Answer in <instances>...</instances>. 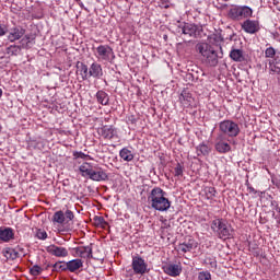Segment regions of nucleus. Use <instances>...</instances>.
I'll return each instance as SVG.
<instances>
[{
	"label": "nucleus",
	"instance_id": "f257e3e1",
	"mask_svg": "<svg viewBox=\"0 0 280 280\" xmlns=\"http://www.w3.org/2000/svg\"><path fill=\"white\" fill-rule=\"evenodd\" d=\"M195 49L197 54L201 56V61L206 67H218L219 60L222 56L218 55V51L213 46L205 42H200L196 44Z\"/></svg>",
	"mask_w": 280,
	"mask_h": 280
},
{
	"label": "nucleus",
	"instance_id": "9b49d317",
	"mask_svg": "<svg viewBox=\"0 0 280 280\" xmlns=\"http://www.w3.org/2000/svg\"><path fill=\"white\" fill-rule=\"evenodd\" d=\"M23 36H25V30L23 27H13L9 32L8 40H10V43H14L20 40V38H23Z\"/></svg>",
	"mask_w": 280,
	"mask_h": 280
},
{
	"label": "nucleus",
	"instance_id": "c85d7f7f",
	"mask_svg": "<svg viewBox=\"0 0 280 280\" xmlns=\"http://www.w3.org/2000/svg\"><path fill=\"white\" fill-rule=\"evenodd\" d=\"M269 71L271 73H280V60L277 59L269 61Z\"/></svg>",
	"mask_w": 280,
	"mask_h": 280
},
{
	"label": "nucleus",
	"instance_id": "393cba45",
	"mask_svg": "<svg viewBox=\"0 0 280 280\" xmlns=\"http://www.w3.org/2000/svg\"><path fill=\"white\" fill-rule=\"evenodd\" d=\"M230 58L234 60V62H242V60H244V51L242 49H232Z\"/></svg>",
	"mask_w": 280,
	"mask_h": 280
},
{
	"label": "nucleus",
	"instance_id": "58836bf2",
	"mask_svg": "<svg viewBox=\"0 0 280 280\" xmlns=\"http://www.w3.org/2000/svg\"><path fill=\"white\" fill-rule=\"evenodd\" d=\"M54 268H55V270H62V271H65V270H68V267H67V262L65 264H62V262H56L55 265H54Z\"/></svg>",
	"mask_w": 280,
	"mask_h": 280
},
{
	"label": "nucleus",
	"instance_id": "ea45409f",
	"mask_svg": "<svg viewBox=\"0 0 280 280\" xmlns=\"http://www.w3.org/2000/svg\"><path fill=\"white\" fill-rule=\"evenodd\" d=\"M36 237L37 240H45L47 237V232L44 230H37Z\"/></svg>",
	"mask_w": 280,
	"mask_h": 280
},
{
	"label": "nucleus",
	"instance_id": "a19ab883",
	"mask_svg": "<svg viewBox=\"0 0 280 280\" xmlns=\"http://www.w3.org/2000/svg\"><path fill=\"white\" fill-rule=\"evenodd\" d=\"M175 176H183V165L180 163H177V165L174 168Z\"/></svg>",
	"mask_w": 280,
	"mask_h": 280
},
{
	"label": "nucleus",
	"instance_id": "c03bdc74",
	"mask_svg": "<svg viewBox=\"0 0 280 280\" xmlns=\"http://www.w3.org/2000/svg\"><path fill=\"white\" fill-rule=\"evenodd\" d=\"M272 184H273L278 189H280V178H277V177L272 178Z\"/></svg>",
	"mask_w": 280,
	"mask_h": 280
},
{
	"label": "nucleus",
	"instance_id": "a878e982",
	"mask_svg": "<svg viewBox=\"0 0 280 280\" xmlns=\"http://www.w3.org/2000/svg\"><path fill=\"white\" fill-rule=\"evenodd\" d=\"M226 221L224 219H214L211 222V230L213 231V233H215V235H218L219 231L224 226V223Z\"/></svg>",
	"mask_w": 280,
	"mask_h": 280
},
{
	"label": "nucleus",
	"instance_id": "f704fd0d",
	"mask_svg": "<svg viewBox=\"0 0 280 280\" xmlns=\"http://www.w3.org/2000/svg\"><path fill=\"white\" fill-rule=\"evenodd\" d=\"M94 224L96 225V226H105V224H107L106 223V221L104 220V217H94Z\"/></svg>",
	"mask_w": 280,
	"mask_h": 280
},
{
	"label": "nucleus",
	"instance_id": "5701e85b",
	"mask_svg": "<svg viewBox=\"0 0 280 280\" xmlns=\"http://www.w3.org/2000/svg\"><path fill=\"white\" fill-rule=\"evenodd\" d=\"M96 100L98 104H102V106H108V103L110 102V97L108 96V93L100 90L96 93Z\"/></svg>",
	"mask_w": 280,
	"mask_h": 280
},
{
	"label": "nucleus",
	"instance_id": "412c9836",
	"mask_svg": "<svg viewBox=\"0 0 280 280\" xmlns=\"http://www.w3.org/2000/svg\"><path fill=\"white\" fill-rule=\"evenodd\" d=\"M179 102H182L185 106H191V102H194V97L189 90H183L179 96Z\"/></svg>",
	"mask_w": 280,
	"mask_h": 280
},
{
	"label": "nucleus",
	"instance_id": "7ed1b4c3",
	"mask_svg": "<svg viewBox=\"0 0 280 280\" xmlns=\"http://www.w3.org/2000/svg\"><path fill=\"white\" fill-rule=\"evenodd\" d=\"M253 16V9L250 7H232L229 10V18L232 21H242Z\"/></svg>",
	"mask_w": 280,
	"mask_h": 280
},
{
	"label": "nucleus",
	"instance_id": "de8ad7c7",
	"mask_svg": "<svg viewBox=\"0 0 280 280\" xmlns=\"http://www.w3.org/2000/svg\"><path fill=\"white\" fill-rule=\"evenodd\" d=\"M249 194H257V190L253 186L247 187Z\"/></svg>",
	"mask_w": 280,
	"mask_h": 280
},
{
	"label": "nucleus",
	"instance_id": "7c9ffc66",
	"mask_svg": "<svg viewBox=\"0 0 280 280\" xmlns=\"http://www.w3.org/2000/svg\"><path fill=\"white\" fill-rule=\"evenodd\" d=\"M198 156H207L209 154V147L207 144H199L197 147Z\"/></svg>",
	"mask_w": 280,
	"mask_h": 280
},
{
	"label": "nucleus",
	"instance_id": "0eeeda50",
	"mask_svg": "<svg viewBox=\"0 0 280 280\" xmlns=\"http://www.w3.org/2000/svg\"><path fill=\"white\" fill-rule=\"evenodd\" d=\"M178 34H184L190 38H198L200 34V27L196 24L184 23L177 28Z\"/></svg>",
	"mask_w": 280,
	"mask_h": 280
},
{
	"label": "nucleus",
	"instance_id": "39448f33",
	"mask_svg": "<svg viewBox=\"0 0 280 280\" xmlns=\"http://www.w3.org/2000/svg\"><path fill=\"white\" fill-rule=\"evenodd\" d=\"M131 268L135 275H140L141 277L150 272V269L148 268V262H145V260L141 256L132 257Z\"/></svg>",
	"mask_w": 280,
	"mask_h": 280
},
{
	"label": "nucleus",
	"instance_id": "c756f323",
	"mask_svg": "<svg viewBox=\"0 0 280 280\" xmlns=\"http://www.w3.org/2000/svg\"><path fill=\"white\" fill-rule=\"evenodd\" d=\"M20 52H21V46L11 45L7 48V54L9 56H19Z\"/></svg>",
	"mask_w": 280,
	"mask_h": 280
},
{
	"label": "nucleus",
	"instance_id": "e433bc0d",
	"mask_svg": "<svg viewBox=\"0 0 280 280\" xmlns=\"http://www.w3.org/2000/svg\"><path fill=\"white\" fill-rule=\"evenodd\" d=\"M22 47H30V43H32V37L30 35H25L22 39Z\"/></svg>",
	"mask_w": 280,
	"mask_h": 280
},
{
	"label": "nucleus",
	"instance_id": "20e7f679",
	"mask_svg": "<svg viewBox=\"0 0 280 280\" xmlns=\"http://www.w3.org/2000/svg\"><path fill=\"white\" fill-rule=\"evenodd\" d=\"M219 130L226 137H237L240 135V125L233 120H223L219 124Z\"/></svg>",
	"mask_w": 280,
	"mask_h": 280
},
{
	"label": "nucleus",
	"instance_id": "f8f14e48",
	"mask_svg": "<svg viewBox=\"0 0 280 280\" xmlns=\"http://www.w3.org/2000/svg\"><path fill=\"white\" fill-rule=\"evenodd\" d=\"M217 236L220 240H229L233 237V228H231L229 222L226 221L224 222L223 226H221V230H219V233L217 234Z\"/></svg>",
	"mask_w": 280,
	"mask_h": 280
},
{
	"label": "nucleus",
	"instance_id": "3c124183",
	"mask_svg": "<svg viewBox=\"0 0 280 280\" xmlns=\"http://www.w3.org/2000/svg\"><path fill=\"white\" fill-rule=\"evenodd\" d=\"M224 1H229V0H224Z\"/></svg>",
	"mask_w": 280,
	"mask_h": 280
},
{
	"label": "nucleus",
	"instance_id": "423d86ee",
	"mask_svg": "<svg viewBox=\"0 0 280 280\" xmlns=\"http://www.w3.org/2000/svg\"><path fill=\"white\" fill-rule=\"evenodd\" d=\"M96 58L101 61L110 62L115 58V52L110 46L101 45L96 48Z\"/></svg>",
	"mask_w": 280,
	"mask_h": 280
},
{
	"label": "nucleus",
	"instance_id": "72a5a7b5",
	"mask_svg": "<svg viewBox=\"0 0 280 280\" xmlns=\"http://www.w3.org/2000/svg\"><path fill=\"white\" fill-rule=\"evenodd\" d=\"M40 272H43V268H40V266L38 265H34L31 269H30V273L33 277H38V275H40Z\"/></svg>",
	"mask_w": 280,
	"mask_h": 280
},
{
	"label": "nucleus",
	"instance_id": "6e6552de",
	"mask_svg": "<svg viewBox=\"0 0 280 280\" xmlns=\"http://www.w3.org/2000/svg\"><path fill=\"white\" fill-rule=\"evenodd\" d=\"M214 148L217 152H220V154H226V152H231V144L226 142V136L219 135L215 139Z\"/></svg>",
	"mask_w": 280,
	"mask_h": 280
},
{
	"label": "nucleus",
	"instance_id": "a211bd4d",
	"mask_svg": "<svg viewBox=\"0 0 280 280\" xmlns=\"http://www.w3.org/2000/svg\"><path fill=\"white\" fill-rule=\"evenodd\" d=\"M164 272L170 277H178L180 272H183V269L178 265H166L164 267Z\"/></svg>",
	"mask_w": 280,
	"mask_h": 280
},
{
	"label": "nucleus",
	"instance_id": "1a4fd4ad",
	"mask_svg": "<svg viewBox=\"0 0 280 280\" xmlns=\"http://www.w3.org/2000/svg\"><path fill=\"white\" fill-rule=\"evenodd\" d=\"M47 253L52 255L54 257H68L69 250L66 247L57 246V245H49L46 247Z\"/></svg>",
	"mask_w": 280,
	"mask_h": 280
},
{
	"label": "nucleus",
	"instance_id": "aec40b11",
	"mask_svg": "<svg viewBox=\"0 0 280 280\" xmlns=\"http://www.w3.org/2000/svg\"><path fill=\"white\" fill-rule=\"evenodd\" d=\"M77 73L81 75L82 80H89V67L84 62H77Z\"/></svg>",
	"mask_w": 280,
	"mask_h": 280
},
{
	"label": "nucleus",
	"instance_id": "79ce46f5",
	"mask_svg": "<svg viewBox=\"0 0 280 280\" xmlns=\"http://www.w3.org/2000/svg\"><path fill=\"white\" fill-rule=\"evenodd\" d=\"M63 215L67 218V220H73L75 218V215L73 214V211L71 210H67Z\"/></svg>",
	"mask_w": 280,
	"mask_h": 280
},
{
	"label": "nucleus",
	"instance_id": "f03ea898",
	"mask_svg": "<svg viewBox=\"0 0 280 280\" xmlns=\"http://www.w3.org/2000/svg\"><path fill=\"white\" fill-rule=\"evenodd\" d=\"M165 196H167V192L161 187L153 188L148 197L152 209H155V211H167V209L172 207V202H170V199Z\"/></svg>",
	"mask_w": 280,
	"mask_h": 280
},
{
	"label": "nucleus",
	"instance_id": "b1692460",
	"mask_svg": "<svg viewBox=\"0 0 280 280\" xmlns=\"http://www.w3.org/2000/svg\"><path fill=\"white\" fill-rule=\"evenodd\" d=\"M119 156L120 159H122V161H126L127 163H130V161L135 159V154L128 148L121 149L119 152Z\"/></svg>",
	"mask_w": 280,
	"mask_h": 280
},
{
	"label": "nucleus",
	"instance_id": "cd10ccee",
	"mask_svg": "<svg viewBox=\"0 0 280 280\" xmlns=\"http://www.w3.org/2000/svg\"><path fill=\"white\" fill-rule=\"evenodd\" d=\"M79 172H81L83 177L91 178V174H93V167L89 163H85L79 167Z\"/></svg>",
	"mask_w": 280,
	"mask_h": 280
},
{
	"label": "nucleus",
	"instance_id": "9d476101",
	"mask_svg": "<svg viewBox=\"0 0 280 280\" xmlns=\"http://www.w3.org/2000/svg\"><path fill=\"white\" fill-rule=\"evenodd\" d=\"M242 30H244V32H246L247 34H256V32H259V22L246 20L242 24Z\"/></svg>",
	"mask_w": 280,
	"mask_h": 280
},
{
	"label": "nucleus",
	"instance_id": "2f4dec72",
	"mask_svg": "<svg viewBox=\"0 0 280 280\" xmlns=\"http://www.w3.org/2000/svg\"><path fill=\"white\" fill-rule=\"evenodd\" d=\"M205 194L208 200H213V198H215L217 191L214 187H206Z\"/></svg>",
	"mask_w": 280,
	"mask_h": 280
},
{
	"label": "nucleus",
	"instance_id": "4c0bfd02",
	"mask_svg": "<svg viewBox=\"0 0 280 280\" xmlns=\"http://www.w3.org/2000/svg\"><path fill=\"white\" fill-rule=\"evenodd\" d=\"M276 54H277V50H275L272 47H269L265 50L266 58H275Z\"/></svg>",
	"mask_w": 280,
	"mask_h": 280
},
{
	"label": "nucleus",
	"instance_id": "f3484780",
	"mask_svg": "<svg viewBox=\"0 0 280 280\" xmlns=\"http://www.w3.org/2000/svg\"><path fill=\"white\" fill-rule=\"evenodd\" d=\"M90 179L95 180L96 183H102V180H108V174L102 168H98L97 171L93 170Z\"/></svg>",
	"mask_w": 280,
	"mask_h": 280
},
{
	"label": "nucleus",
	"instance_id": "4468645a",
	"mask_svg": "<svg viewBox=\"0 0 280 280\" xmlns=\"http://www.w3.org/2000/svg\"><path fill=\"white\" fill-rule=\"evenodd\" d=\"M104 75V71L102 70V65L94 62L89 68V78H96L100 80Z\"/></svg>",
	"mask_w": 280,
	"mask_h": 280
},
{
	"label": "nucleus",
	"instance_id": "473e14b6",
	"mask_svg": "<svg viewBox=\"0 0 280 280\" xmlns=\"http://www.w3.org/2000/svg\"><path fill=\"white\" fill-rule=\"evenodd\" d=\"M54 222H57V224H63L65 223V212L57 211L54 214Z\"/></svg>",
	"mask_w": 280,
	"mask_h": 280
},
{
	"label": "nucleus",
	"instance_id": "ddd939ff",
	"mask_svg": "<svg viewBox=\"0 0 280 280\" xmlns=\"http://www.w3.org/2000/svg\"><path fill=\"white\" fill-rule=\"evenodd\" d=\"M75 254L82 259H91L93 257V247L91 245L77 247Z\"/></svg>",
	"mask_w": 280,
	"mask_h": 280
},
{
	"label": "nucleus",
	"instance_id": "8fccbe9b",
	"mask_svg": "<svg viewBox=\"0 0 280 280\" xmlns=\"http://www.w3.org/2000/svg\"><path fill=\"white\" fill-rule=\"evenodd\" d=\"M0 132H1V126H0Z\"/></svg>",
	"mask_w": 280,
	"mask_h": 280
},
{
	"label": "nucleus",
	"instance_id": "a18cd8bd",
	"mask_svg": "<svg viewBox=\"0 0 280 280\" xmlns=\"http://www.w3.org/2000/svg\"><path fill=\"white\" fill-rule=\"evenodd\" d=\"M74 156H75V159H84V156H86V155L82 152H77V153H74Z\"/></svg>",
	"mask_w": 280,
	"mask_h": 280
},
{
	"label": "nucleus",
	"instance_id": "dca6fc26",
	"mask_svg": "<svg viewBox=\"0 0 280 280\" xmlns=\"http://www.w3.org/2000/svg\"><path fill=\"white\" fill-rule=\"evenodd\" d=\"M198 246V244L196 243V241L194 240H188L184 243H180L177 246V250L179 253H191V250H194V248H196Z\"/></svg>",
	"mask_w": 280,
	"mask_h": 280
},
{
	"label": "nucleus",
	"instance_id": "09e8293b",
	"mask_svg": "<svg viewBox=\"0 0 280 280\" xmlns=\"http://www.w3.org/2000/svg\"><path fill=\"white\" fill-rule=\"evenodd\" d=\"M3 95V90L0 89V97Z\"/></svg>",
	"mask_w": 280,
	"mask_h": 280
},
{
	"label": "nucleus",
	"instance_id": "6ab92c4d",
	"mask_svg": "<svg viewBox=\"0 0 280 280\" xmlns=\"http://www.w3.org/2000/svg\"><path fill=\"white\" fill-rule=\"evenodd\" d=\"M0 240L2 242H10L14 240V231L11 228H0Z\"/></svg>",
	"mask_w": 280,
	"mask_h": 280
},
{
	"label": "nucleus",
	"instance_id": "37998d69",
	"mask_svg": "<svg viewBox=\"0 0 280 280\" xmlns=\"http://www.w3.org/2000/svg\"><path fill=\"white\" fill-rule=\"evenodd\" d=\"M8 34V27L5 25H0V36H5Z\"/></svg>",
	"mask_w": 280,
	"mask_h": 280
},
{
	"label": "nucleus",
	"instance_id": "49530a36",
	"mask_svg": "<svg viewBox=\"0 0 280 280\" xmlns=\"http://www.w3.org/2000/svg\"><path fill=\"white\" fill-rule=\"evenodd\" d=\"M128 121H129L130 124H137V118H135V116H130V117L128 118Z\"/></svg>",
	"mask_w": 280,
	"mask_h": 280
},
{
	"label": "nucleus",
	"instance_id": "c9c22d12",
	"mask_svg": "<svg viewBox=\"0 0 280 280\" xmlns=\"http://www.w3.org/2000/svg\"><path fill=\"white\" fill-rule=\"evenodd\" d=\"M198 280H211V273L209 271H201L198 275Z\"/></svg>",
	"mask_w": 280,
	"mask_h": 280
},
{
	"label": "nucleus",
	"instance_id": "4be33fe9",
	"mask_svg": "<svg viewBox=\"0 0 280 280\" xmlns=\"http://www.w3.org/2000/svg\"><path fill=\"white\" fill-rule=\"evenodd\" d=\"M83 264L82 259H72L67 262V268L69 272H75V270H80V268H82Z\"/></svg>",
	"mask_w": 280,
	"mask_h": 280
},
{
	"label": "nucleus",
	"instance_id": "bb28decb",
	"mask_svg": "<svg viewBox=\"0 0 280 280\" xmlns=\"http://www.w3.org/2000/svg\"><path fill=\"white\" fill-rule=\"evenodd\" d=\"M3 256L5 257V259H11L12 261H14V259L19 257V252H15L14 248L7 247L5 249H3Z\"/></svg>",
	"mask_w": 280,
	"mask_h": 280
},
{
	"label": "nucleus",
	"instance_id": "2eb2a0df",
	"mask_svg": "<svg viewBox=\"0 0 280 280\" xmlns=\"http://www.w3.org/2000/svg\"><path fill=\"white\" fill-rule=\"evenodd\" d=\"M98 135L103 137V139H107V141H110V139H114V137L117 135V131L113 126H104L100 129Z\"/></svg>",
	"mask_w": 280,
	"mask_h": 280
}]
</instances>
